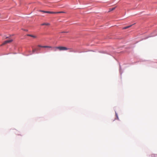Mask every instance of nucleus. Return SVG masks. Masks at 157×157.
I'll list each match as a JSON object with an SVG mask.
<instances>
[{
	"instance_id": "1",
	"label": "nucleus",
	"mask_w": 157,
	"mask_h": 157,
	"mask_svg": "<svg viewBox=\"0 0 157 157\" xmlns=\"http://www.w3.org/2000/svg\"><path fill=\"white\" fill-rule=\"evenodd\" d=\"M55 48L58 49L60 51H65V50H68L69 49L70 52H75V51L71 48H67L66 47H63V46H58V47H56L54 48Z\"/></svg>"
},
{
	"instance_id": "2",
	"label": "nucleus",
	"mask_w": 157,
	"mask_h": 157,
	"mask_svg": "<svg viewBox=\"0 0 157 157\" xmlns=\"http://www.w3.org/2000/svg\"><path fill=\"white\" fill-rule=\"evenodd\" d=\"M40 12H42L45 13H51V14L57 13L56 12L45 11L42 10H40Z\"/></svg>"
},
{
	"instance_id": "3",
	"label": "nucleus",
	"mask_w": 157,
	"mask_h": 157,
	"mask_svg": "<svg viewBox=\"0 0 157 157\" xmlns=\"http://www.w3.org/2000/svg\"><path fill=\"white\" fill-rule=\"evenodd\" d=\"M13 41V40L11 39L9 40L5 41L2 44V45H5L7 43H10Z\"/></svg>"
},
{
	"instance_id": "4",
	"label": "nucleus",
	"mask_w": 157,
	"mask_h": 157,
	"mask_svg": "<svg viewBox=\"0 0 157 157\" xmlns=\"http://www.w3.org/2000/svg\"><path fill=\"white\" fill-rule=\"evenodd\" d=\"M27 36H31V37H33L34 38H36V36H34V35H30V34H27Z\"/></svg>"
},
{
	"instance_id": "5",
	"label": "nucleus",
	"mask_w": 157,
	"mask_h": 157,
	"mask_svg": "<svg viewBox=\"0 0 157 157\" xmlns=\"http://www.w3.org/2000/svg\"><path fill=\"white\" fill-rule=\"evenodd\" d=\"M132 25H129V26H128L124 27V28H123V29H128V28L131 27V26H132Z\"/></svg>"
},
{
	"instance_id": "6",
	"label": "nucleus",
	"mask_w": 157,
	"mask_h": 157,
	"mask_svg": "<svg viewBox=\"0 0 157 157\" xmlns=\"http://www.w3.org/2000/svg\"><path fill=\"white\" fill-rule=\"evenodd\" d=\"M50 25V24L48 23H44L41 25Z\"/></svg>"
},
{
	"instance_id": "7",
	"label": "nucleus",
	"mask_w": 157,
	"mask_h": 157,
	"mask_svg": "<svg viewBox=\"0 0 157 157\" xmlns=\"http://www.w3.org/2000/svg\"><path fill=\"white\" fill-rule=\"evenodd\" d=\"M116 8V7H114V8H110L109 9V12H110V11H112V10H114Z\"/></svg>"
},
{
	"instance_id": "8",
	"label": "nucleus",
	"mask_w": 157,
	"mask_h": 157,
	"mask_svg": "<svg viewBox=\"0 0 157 157\" xmlns=\"http://www.w3.org/2000/svg\"><path fill=\"white\" fill-rule=\"evenodd\" d=\"M43 48H51L52 47L49 46H44L43 47Z\"/></svg>"
},
{
	"instance_id": "9",
	"label": "nucleus",
	"mask_w": 157,
	"mask_h": 157,
	"mask_svg": "<svg viewBox=\"0 0 157 157\" xmlns=\"http://www.w3.org/2000/svg\"><path fill=\"white\" fill-rule=\"evenodd\" d=\"M57 13H65L63 11H60V12H56Z\"/></svg>"
},
{
	"instance_id": "10",
	"label": "nucleus",
	"mask_w": 157,
	"mask_h": 157,
	"mask_svg": "<svg viewBox=\"0 0 157 157\" xmlns=\"http://www.w3.org/2000/svg\"><path fill=\"white\" fill-rule=\"evenodd\" d=\"M36 51V49H33L32 52L33 53H34Z\"/></svg>"
},
{
	"instance_id": "11",
	"label": "nucleus",
	"mask_w": 157,
	"mask_h": 157,
	"mask_svg": "<svg viewBox=\"0 0 157 157\" xmlns=\"http://www.w3.org/2000/svg\"><path fill=\"white\" fill-rule=\"evenodd\" d=\"M116 117H117V119H118V117L117 114V113H116Z\"/></svg>"
},
{
	"instance_id": "12",
	"label": "nucleus",
	"mask_w": 157,
	"mask_h": 157,
	"mask_svg": "<svg viewBox=\"0 0 157 157\" xmlns=\"http://www.w3.org/2000/svg\"><path fill=\"white\" fill-rule=\"evenodd\" d=\"M38 47H41V48H43V46H41V45H38Z\"/></svg>"
},
{
	"instance_id": "13",
	"label": "nucleus",
	"mask_w": 157,
	"mask_h": 157,
	"mask_svg": "<svg viewBox=\"0 0 157 157\" xmlns=\"http://www.w3.org/2000/svg\"><path fill=\"white\" fill-rule=\"evenodd\" d=\"M65 33V32H62V33Z\"/></svg>"
}]
</instances>
